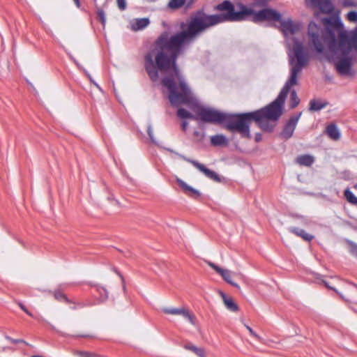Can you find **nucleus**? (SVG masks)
<instances>
[{
  "label": "nucleus",
  "instance_id": "79ce46f5",
  "mask_svg": "<svg viewBox=\"0 0 357 357\" xmlns=\"http://www.w3.org/2000/svg\"><path fill=\"white\" fill-rule=\"evenodd\" d=\"M86 75L91 83L94 84L97 87H99L98 85L93 81V79H92L91 76L89 74H86Z\"/></svg>",
  "mask_w": 357,
  "mask_h": 357
},
{
  "label": "nucleus",
  "instance_id": "bb28decb",
  "mask_svg": "<svg viewBox=\"0 0 357 357\" xmlns=\"http://www.w3.org/2000/svg\"><path fill=\"white\" fill-rule=\"evenodd\" d=\"M96 290L100 294V300L101 301H104L108 298L107 291L103 287L96 286Z\"/></svg>",
  "mask_w": 357,
  "mask_h": 357
},
{
  "label": "nucleus",
  "instance_id": "aec40b11",
  "mask_svg": "<svg viewBox=\"0 0 357 357\" xmlns=\"http://www.w3.org/2000/svg\"><path fill=\"white\" fill-rule=\"evenodd\" d=\"M221 296L227 310L231 312H237L238 310V306L234 302L232 298L227 297L222 292L221 293Z\"/></svg>",
  "mask_w": 357,
  "mask_h": 357
},
{
  "label": "nucleus",
  "instance_id": "6ab92c4d",
  "mask_svg": "<svg viewBox=\"0 0 357 357\" xmlns=\"http://www.w3.org/2000/svg\"><path fill=\"white\" fill-rule=\"evenodd\" d=\"M326 132L328 137L332 139L337 140L340 137V133L339 132V130L337 129V126L333 123H331L326 127Z\"/></svg>",
  "mask_w": 357,
  "mask_h": 357
},
{
  "label": "nucleus",
  "instance_id": "412c9836",
  "mask_svg": "<svg viewBox=\"0 0 357 357\" xmlns=\"http://www.w3.org/2000/svg\"><path fill=\"white\" fill-rule=\"evenodd\" d=\"M149 24L148 18L136 19L132 24V29L135 31L142 30L146 27Z\"/></svg>",
  "mask_w": 357,
  "mask_h": 357
},
{
  "label": "nucleus",
  "instance_id": "9b49d317",
  "mask_svg": "<svg viewBox=\"0 0 357 357\" xmlns=\"http://www.w3.org/2000/svg\"><path fill=\"white\" fill-rule=\"evenodd\" d=\"M195 0H170L167 4V8L172 10H176L185 6L186 8H190Z\"/></svg>",
  "mask_w": 357,
  "mask_h": 357
},
{
  "label": "nucleus",
  "instance_id": "2f4dec72",
  "mask_svg": "<svg viewBox=\"0 0 357 357\" xmlns=\"http://www.w3.org/2000/svg\"><path fill=\"white\" fill-rule=\"evenodd\" d=\"M350 251L351 253L357 257V244L355 243L351 242L350 243Z\"/></svg>",
  "mask_w": 357,
  "mask_h": 357
},
{
  "label": "nucleus",
  "instance_id": "9d476101",
  "mask_svg": "<svg viewBox=\"0 0 357 357\" xmlns=\"http://www.w3.org/2000/svg\"><path fill=\"white\" fill-rule=\"evenodd\" d=\"M279 22H280L281 30L285 36L294 34L298 29V26L291 20H284L281 19Z\"/></svg>",
  "mask_w": 357,
  "mask_h": 357
},
{
  "label": "nucleus",
  "instance_id": "f03ea898",
  "mask_svg": "<svg viewBox=\"0 0 357 357\" xmlns=\"http://www.w3.org/2000/svg\"><path fill=\"white\" fill-rule=\"evenodd\" d=\"M288 54L289 76L275 100L260 109L239 114L238 121H241L242 126L237 128V132L242 137L251 138L250 127L252 121L256 122L263 130L271 132L275 125L271 124L269 121L276 122L282 116L290 87L298 84V75L309 61V55L304 50L303 43L296 38H293V45Z\"/></svg>",
  "mask_w": 357,
  "mask_h": 357
},
{
  "label": "nucleus",
  "instance_id": "ddd939ff",
  "mask_svg": "<svg viewBox=\"0 0 357 357\" xmlns=\"http://www.w3.org/2000/svg\"><path fill=\"white\" fill-rule=\"evenodd\" d=\"M96 7L97 8V15L98 20L100 21L102 24L105 26L106 22V17L104 10L102 7H103L107 2V0H93Z\"/></svg>",
  "mask_w": 357,
  "mask_h": 357
},
{
  "label": "nucleus",
  "instance_id": "72a5a7b5",
  "mask_svg": "<svg viewBox=\"0 0 357 357\" xmlns=\"http://www.w3.org/2000/svg\"><path fill=\"white\" fill-rule=\"evenodd\" d=\"M322 282L324 284V285L326 286V288L329 289H331L333 291H334L336 294H337L342 299H344V296L334 287H331L328 283L325 281V280H323Z\"/></svg>",
  "mask_w": 357,
  "mask_h": 357
},
{
  "label": "nucleus",
  "instance_id": "4468645a",
  "mask_svg": "<svg viewBox=\"0 0 357 357\" xmlns=\"http://www.w3.org/2000/svg\"><path fill=\"white\" fill-rule=\"evenodd\" d=\"M210 140L211 144L214 146H226L228 144L227 138L222 134L213 135Z\"/></svg>",
  "mask_w": 357,
  "mask_h": 357
},
{
  "label": "nucleus",
  "instance_id": "6e6552de",
  "mask_svg": "<svg viewBox=\"0 0 357 357\" xmlns=\"http://www.w3.org/2000/svg\"><path fill=\"white\" fill-rule=\"evenodd\" d=\"M185 160L191 163L195 167L202 172L207 178L216 182L221 181L220 176L215 172L208 169L203 164L199 163L198 161L194 160L185 159Z\"/></svg>",
  "mask_w": 357,
  "mask_h": 357
},
{
  "label": "nucleus",
  "instance_id": "f3484780",
  "mask_svg": "<svg viewBox=\"0 0 357 357\" xmlns=\"http://www.w3.org/2000/svg\"><path fill=\"white\" fill-rule=\"evenodd\" d=\"M289 231L308 242L311 241L314 238V236L307 233L304 229L298 227H290Z\"/></svg>",
  "mask_w": 357,
  "mask_h": 357
},
{
  "label": "nucleus",
  "instance_id": "1a4fd4ad",
  "mask_svg": "<svg viewBox=\"0 0 357 357\" xmlns=\"http://www.w3.org/2000/svg\"><path fill=\"white\" fill-rule=\"evenodd\" d=\"M207 264L210 267L219 273L227 283L230 284L233 287L240 289L238 284L232 281L231 272L229 270L222 268L211 261H208Z\"/></svg>",
  "mask_w": 357,
  "mask_h": 357
},
{
  "label": "nucleus",
  "instance_id": "7ed1b4c3",
  "mask_svg": "<svg viewBox=\"0 0 357 357\" xmlns=\"http://www.w3.org/2000/svg\"><path fill=\"white\" fill-rule=\"evenodd\" d=\"M334 24L337 36L332 29L310 22L308 25L310 41L318 53H322L326 47L330 52L339 57L335 68L340 75H354L352 58L349 54L357 52V26L350 31L345 30L339 19L335 20Z\"/></svg>",
  "mask_w": 357,
  "mask_h": 357
},
{
  "label": "nucleus",
  "instance_id": "e433bc0d",
  "mask_svg": "<svg viewBox=\"0 0 357 357\" xmlns=\"http://www.w3.org/2000/svg\"><path fill=\"white\" fill-rule=\"evenodd\" d=\"M119 8L123 10L126 8V3L125 0H116Z\"/></svg>",
  "mask_w": 357,
  "mask_h": 357
},
{
  "label": "nucleus",
  "instance_id": "a211bd4d",
  "mask_svg": "<svg viewBox=\"0 0 357 357\" xmlns=\"http://www.w3.org/2000/svg\"><path fill=\"white\" fill-rule=\"evenodd\" d=\"M327 105L328 102L326 101L322 102L316 99H312L309 103V110L311 112H317L325 108Z\"/></svg>",
  "mask_w": 357,
  "mask_h": 357
},
{
  "label": "nucleus",
  "instance_id": "20e7f679",
  "mask_svg": "<svg viewBox=\"0 0 357 357\" xmlns=\"http://www.w3.org/2000/svg\"><path fill=\"white\" fill-rule=\"evenodd\" d=\"M236 10L235 6L228 0H225L216 6L220 11H225L224 13L208 15L203 10L197 11L193 15L187 26L186 29L179 31L178 42L188 38L195 40L197 37L207 29L218 24L229 21H242L249 17L255 22L264 21H280L281 14L272 8H264L257 12L239 3Z\"/></svg>",
  "mask_w": 357,
  "mask_h": 357
},
{
  "label": "nucleus",
  "instance_id": "7c9ffc66",
  "mask_svg": "<svg viewBox=\"0 0 357 357\" xmlns=\"http://www.w3.org/2000/svg\"><path fill=\"white\" fill-rule=\"evenodd\" d=\"M254 4L259 7L264 8L268 5V0H254Z\"/></svg>",
  "mask_w": 357,
  "mask_h": 357
},
{
  "label": "nucleus",
  "instance_id": "f257e3e1",
  "mask_svg": "<svg viewBox=\"0 0 357 357\" xmlns=\"http://www.w3.org/2000/svg\"><path fill=\"white\" fill-rule=\"evenodd\" d=\"M179 36V32L170 36L167 31H163L145 53L144 66L150 79L155 82L159 79V72L167 73L161 83L168 90V99L173 107L187 105L202 121L223 123L229 131L237 132V128L242 126L241 121H238L239 114L224 113L199 105L177 65V59L185 52V46L194 40L186 38L178 42Z\"/></svg>",
  "mask_w": 357,
  "mask_h": 357
},
{
  "label": "nucleus",
  "instance_id": "c9c22d12",
  "mask_svg": "<svg viewBox=\"0 0 357 357\" xmlns=\"http://www.w3.org/2000/svg\"><path fill=\"white\" fill-rule=\"evenodd\" d=\"M17 305H19V307L26 313L29 316L33 317V315L31 312H30L27 309L26 307L21 303V302H18L17 303Z\"/></svg>",
  "mask_w": 357,
  "mask_h": 357
},
{
  "label": "nucleus",
  "instance_id": "b1692460",
  "mask_svg": "<svg viewBox=\"0 0 357 357\" xmlns=\"http://www.w3.org/2000/svg\"><path fill=\"white\" fill-rule=\"evenodd\" d=\"M184 348L187 350L192 351L199 357H205L204 350L202 348L197 347L191 343L185 344Z\"/></svg>",
  "mask_w": 357,
  "mask_h": 357
},
{
  "label": "nucleus",
  "instance_id": "4be33fe9",
  "mask_svg": "<svg viewBox=\"0 0 357 357\" xmlns=\"http://www.w3.org/2000/svg\"><path fill=\"white\" fill-rule=\"evenodd\" d=\"M293 86L290 87V89L288 92V93L290 92V100H289V107L291 109H294L296 107L299 103H300V99L297 96V93L294 89L291 90V88Z\"/></svg>",
  "mask_w": 357,
  "mask_h": 357
},
{
  "label": "nucleus",
  "instance_id": "c85d7f7f",
  "mask_svg": "<svg viewBox=\"0 0 357 357\" xmlns=\"http://www.w3.org/2000/svg\"><path fill=\"white\" fill-rule=\"evenodd\" d=\"M347 20L350 22H357V11H350L347 14Z\"/></svg>",
  "mask_w": 357,
  "mask_h": 357
},
{
  "label": "nucleus",
  "instance_id": "ea45409f",
  "mask_svg": "<svg viewBox=\"0 0 357 357\" xmlns=\"http://www.w3.org/2000/svg\"><path fill=\"white\" fill-rule=\"evenodd\" d=\"M255 139L256 142H260L261 140V135L259 133L256 134Z\"/></svg>",
  "mask_w": 357,
  "mask_h": 357
},
{
  "label": "nucleus",
  "instance_id": "2eb2a0df",
  "mask_svg": "<svg viewBox=\"0 0 357 357\" xmlns=\"http://www.w3.org/2000/svg\"><path fill=\"white\" fill-rule=\"evenodd\" d=\"M314 162V158L308 154L300 155L296 158V162L300 166L310 167Z\"/></svg>",
  "mask_w": 357,
  "mask_h": 357
},
{
  "label": "nucleus",
  "instance_id": "473e14b6",
  "mask_svg": "<svg viewBox=\"0 0 357 357\" xmlns=\"http://www.w3.org/2000/svg\"><path fill=\"white\" fill-rule=\"evenodd\" d=\"M78 355L80 357H95L96 354L88 351H78Z\"/></svg>",
  "mask_w": 357,
  "mask_h": 357
},
{
  "label": "nucleus",
  "instance_id": "5701e85b",
  "mask_svg": "<svg viewBox=\"0 0 357 357\" xmlns=\"http://www.w3.org/2000/svg\"><path fill=\"white\" fill-rule=\"evenodd\" d=\"M54 297L56 300L61 302H64L66 304L70 305V303H73V300L70 299L67 297V296L62 292L61 290H55L53 292Z\"/></svg>",
  "mask_w": 357,
  "mask_h": 357
},
{
  "label": "nucleus",
  "instance_id": "cd10ccee",
  "mask_svg": "<svg viewBox=\"0 0 357 357\" xmlns=\"http://www.w3.org/2000/svg\"><path fill=\"white\" fill-rule=\"evenodd\" d=\"M342 5L347 8H357L356 0H342Z\"/></svg>",
  "mask_w": 357,
  "mask_h": 357
},
{
  "label": "nucleus",
  "instance_id": "423d86ee",
  "mask_svg": "<svg viewBox=\"0 0 357 357\" xmlns=\"http://www.w3.org/2000/svg\"><path fill=\"white\" fill-rule=\"evenodd\" d=\"M162 310L165 314H174V315H181L185 319H188L189 321V322L192 325H195V324H196L195 317L189 311V310H188L185 307H181V308L165 307Z\"/></svg>",
  "mask_w": 357,
  "mask_h": 357
},
{
  "label": "nucleus",
  "instance_id": "c03bdc74",
  "mask_svg": "<svg viewBox=\"0 0 357 357\" xmlns=\"http://www.w3.org/2000/svg\"><path fill=\"white\" fill-rule=\"evenodd\" d=\"M74 1H75V2L76 3V4H77V6H79V0H74Z\"/></svg>",
  "mask_w": 357,
  "mask_h": 357
},
{
  "label": "nucleus",
  "instance_id": "a878e982",
  "mask_svg": "<svg viewBox=\"0 0 357 357\" xmlns=\"http://www.w3.org/2000/svg\"><path fill=\"white\" fill-rule=\"evenodd\" d=\"M344 195L348 202L353 205H357V197L349 189L347 188L344 190Z\"/></svg>",
  "mask_w": 357,
  "mask_h": 357
},
{
  "label": "nucleus",
  "instance_id": "f8f14e48",
  "mask_svg": "<svg viewBox=\"0 0 357 357\" xmlns=\"http://www.w3.org/2000/svg\"><path fill=\"white\" fill-rule=\"evenodd\" d=\"M176 182L187 195L193 198L199 197L200 193L198 190L188 185L185 182H184L181 178H177Z\"/></svg>",
  "mask_w": 357,
  "mask_h": 357
},
{
  "label": "nucleus",
  "instance_id": "0eeeda50",
  "mask_svg": "<svg viewBox=\"0 0 357 357\" xmlns=\"http://www.w3.org/2000/svg\"><path fill=\"white\" fill-rule=\"evenodd\" d=\"M311 3V6L319 8L321 13L324 14H331L333 13L335 7L332 0H307Z\"/></svg>",
  "mask_w": 357,
  "mask_h": 357
},
{
  "label": "nucleus",
  "instance_id": "f704fd0d",
  "mask_svg": "<svg viewBox=\"0 0 357 357\" xmlns=\"http://www.w3.org/2000/svg\"><path fill=\"white\" fill-rule=\"evenodd\" d=\"M245 327L252 337H255L258 340H261V337L252 330V328L247 325H245Z\"/></svg>",
  "mask_w": 357,
  "mask_h": 357
},
{
  "label": "nucleus",
  "instance_id": "58836bf2",
  "mask_svg": "<svg viewBox=\"0 0 357 357\" xmlns=\"http://www.w3.org/2000/svg\"><path fill=\"white\" fill-rule=\"evenodd\" d=\"M188 126V123L187 121H183V123H181L182 130L183 131H185Z\"/></svg>",
  "mask_w": 357,
  "mask_h": 357
},
{
  "label": "nucleus",
  "instance_id": "4c0bfd02",
  "mask_svg": "<svg viewBox=\"0 0 357 357\" xmlns=\"http://www.w3.org/2000/svg\"><path fill=\"white\" fill-rule=\"evenodd\" d=\"M6 339H8L9 341H10L12 343H20V342H23V343H26L23 340H15V339H13L8 336H6Z\"/></svg>",
  "mask_w": 357,
  "mask_h": 357
},
{
  "label": "nucleus",
  "instance_id": "a19ab883",
  "mask_svg": "<svg viewBox=\"0 0 357 357\" xmlns=\"http://www.w3.org/2000/svg\"><path fill=\"white\" fill-rule=\"evenodd\" d=\"M324 22L326 24H332L331 20L330 18H328V17L324 18Z\"/></svg>",
  "mask_w": 357,
  "mask_h": 357
},
{
  "label": "nucleus",
  "instance_id": "c756f323",
  "mask_svg": "<svg viewBox=\"0 0 357 357\" xmlns=\"http://www.w3.org/2000/svg\"><path fill=\"white\" fill-rule=\"evenodd\" d=\"M147 133H148V135L149 137V139L150 140L153 142V143H156V141L154 138V136H153V129H152V126L151 124H149L147 127Z\"/></svg>",
  "mask_w": 357,
  "mask_h": 357
},
{
  "label": "nucleus",
  "instance_id": "393cba45",
  "mask_svg": "<svg viewBox=\"0 0 357 357\" xmlns=\"http://www.w3.org/2000/svg\"><path fill=\"white\" fill-rule=\"evenodd\" d=\"M177 116L182 119H197V118L192 115L190 112L187 111L184 108H179L177 111Z\"/></svg>",
  "mask_w": 357,
  "mask_h": 357
},
{
  "label": "nucleus",
  "instance_id": "dca6fc26",
  "mask_svg": "<svg viewBox=\"0 0 357 357\" xmlns=\"http://www.w3.org/2000/svg\"><path fill=\"white\" fill-rule=\"evenodd\" d=\"M94 305H96V303L90 300L77 301L73 300V303H70V308L73 310H77L84 307H91Z\"/></svg>",
  "mask_w": 357,
  "mask_h": 357
},
{
  "label": "nucleus",
  "instance_id": "37998d69",
  "mask_svg": "<svg viewBox=\"0 0 357 357\" xmlns=\"http://www.w3.org/2000/svg\"><path fill=\"white\" fill-rule=\"evenodd\" d=\"M77 337H93V336L90 335H77Z\"/></svg>",
  "mask_w": 357,
  "mask_h": 357
},
{
  "label": "nucleus",
  "instance_id": "39448f33",
  "mask_svg": "<svg viewBox=\"0 0 357 357\" xmlns=\"http://www.w3.org/2000/svg\"><path fill=\"white\" fill-rule=\"evenodd\" d=\"M302 113L299 112L298 114L292 116L289 121L284 125L282 131L280 133V135L282 138L285 139H288L292 137L295 128L296 127L297 123L301 116Z\"/></svg>",
  "mask_w": 357,
  "mask_h": 357
}]
</instances>
